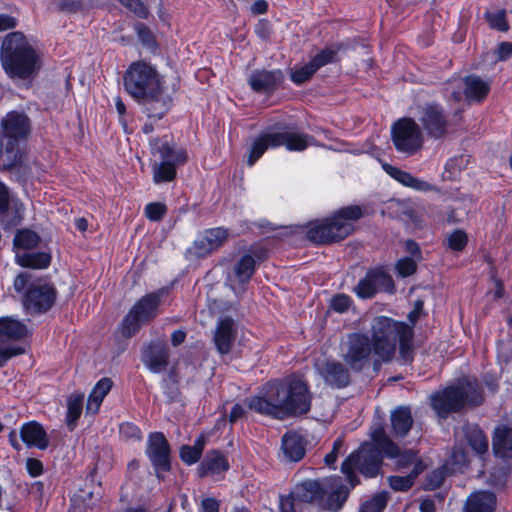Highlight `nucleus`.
Masks as SVG:
<instances>
[{
	"instance_id": "obj_1",
	"label": "nucleus",
	"mask_w": 512,
	"mask_h": 512,
	"mask_svg": "<svg viewBox=\"0 0 512 512\" xmlns=\"http://www.w3.org/2000/svg\"><path fill=\"white\" fill-rule=\"evenodd\" d=\"M250 410L277 419L306 414L311 407L307 384L300 378L289 377L268 382L248 399Z\"/></svg>"
},
{
	"instance_id": "obj_2",
	"label": "nucleus",
	"mask_w": 512,
	"mask_h": 512,
	"mask_svg": "<svg viewBox=\"0 0 512 512\" xmlns=\"http://www.w3.org/2000/svg\"><path fill=\"white\" fill-rule=\"evenodd\" d=\"M123 86L150 119H161L170 108L172 100L166 91L165 78L150 62L130 63L123 74Z\"/></svg>"
},
{
	"instance_id": "obj_3",
	"label": "nucleus",
	"mask_w": 512,
	"mask_h": 512,
	"mask_svg": "<svg viewBox=\"0 0 512 512\" xmlns=\"http://www.w3.org/2000/svg\"><path fill=\"white\" fill-rule=\"evenodd\" d=\"M371 443H364L359 450L352 453L342 464L341 470L346 475L353 488L357 481L355 472L359 471L366 477H375L382 462L381 452L393 459H397L398 466H406L414 462L416 455L412 451L401 453L399 448L386 435L382 425H374L371 428Z\"/></svg>"
},
{
	"instance_id": "obj_4",
	"label": "nucleus",
	"mask_w": 512,
	"mask_h": 512,
	"mask_svg": "<svg viewBox=\"0 0 512 512\" xmlns=\"http://www.w3.org/2000/svg\"><path fill=\"white\" fill-rule=\"evenodd\" d=\"M371 343L373 345L374 368H378L381 362L390 361L395 355L397 343L405 361L410 360L412 348V326L396 321L390 317H374L370 324Z\"/></svg>"
},
{
	"instance_id": "obj_5",
	"label": "nucleus",
	"mask_w": 512,
	"mask_h": 512,
	"mask_svg": "<svg viewBox=\"0 0 512 512\" xmlns=\"http://www.w3.org/2000/svg\"><path fill=\"white\" fill-rule=\"evenodd\" d=\"M350 488L342 478L333 476L319 480H307L297 484L292 490L294 499L302 504L318 502L325 509L338 512L347 500Z\"/></svg>"
},
{
	"instance_id": "obj_6",
	"label": "nucleus",
	"mask_w": 512,
	"mask_h": 512,
	"mask_svg": "<svg viewBox=\"0 0 512 512\" xmlns=\"http://www.w3.org/2000/svg\"><path fill=\"white\" fill-rule=\"evenodd\" d=\"M0 60L11 78H29L37 69V55L21 32L8 34L1 47Z\"/></svg>"
},
{
	"instance_id": "obj_7",
	"label": "nucleus",
	"mask_w": 512,
	"mask_h": 512,
	"mask_svg": "<svg viewBox=\"0 0 512 512\" xmlns=\"http://www.w3.org/2000/svg\"><path fill=\"white\" fill-rule=\"evenodd\" d=\"M483 400L475 379L465 377L430 396V403L440 418L459 412L467 405H479Z\"/></svg>"
},
{
	"instance_id": "obj_8",
	"label": "nucleus",
	"mask_w": 512,
	"mask_h": 512,
	"mask_svg": "<svg viewBox=\"0 0 512 512\" xmlns=\"http://www.w3.org/2000/svg\"><path fill=\"white\" fill-rule=\"evenodd\" d=\"M362 215L360 206L343 207L329 218L311 222L307 228V238L316 244L340 241L352 232L353 222Z\"/></svg>"
},
{
	"instance_id": "obj_9",
	"label": "nucleus",
	"mask_w": 512,
	"mask_h": 512,
	"mask_svg": "<svg viewBox=\"0 0 512 512\" xmlns=\"http://www.w3.org/2000/svg\"><path fill=\"white\" fill-rule=\"evenodd\" d=\"M315 144L314 137L306 133L271 127L255 138L250 147L247 162L249 166L254 165L269 148L275 149L284 145L288 151L301 152Z\"/></svg>"
},
{
	"instance_id": "obj_10",
	"label": "nucleus",
	"mask_w": 512,
	"mask_h": 512,
	"mask_svg": "<svg viewBox=\"0 0 512 512\" xmlns=\"http://www.w3.org/2000/svg\"><path fill=\"white\" fill-rule=\"evenodd\" d=\"M150 147L155 157L152 164L153 182L161 184L173 181L177 175V167L188 161L187 151L177 146L167 135L152 139Z\"/></svg>"
},
{
	"instance_id": "obj_11",
	"label": "nucleus",
	"mask_w": 512,
	"mask_h": 512,
	"mask_svg": "<svg viewBox=\"0 0 512 512\" xmlns=\"http://www.w3.org/2000/svg\"><path fill=\"white\" fill-rule=\"evenodd\" d=\"M341 356L346 365L355 372L374 364L376 359L370 338L361 332L347 335L341 344Z\"/></svg>"
},
{
	"instance_id": "obj_12",
	"label": "nucleus",
	"mask_w": 512,
	"mask_h": 512,
	"mask_svg": "<svg viewBox=\"0 0 512 512\" xmlns=\"http://www.w3.org/2000/svg\"><path fill=\"white\" fill-rule=\"evenodd\" d=\"M162 295V291L149 293L133 305L122 321L121 331L123 336L132 337L138 332L142 324L150 322L157 316Z\"/></svg>"
},
{
	"instance_id": "obj_13",
	"label": "nucleus",
	"mask_w": 512,
	"mask_h": 512,
	"mask_svg": "<svg viewBox=\"0 0 512 512\" xmlns=\"http://www.w3.org/2000/svg\"><path fill=\"white\" fill-rule=\"evenodd\" d=\"M29 335L27 325L12 316L0 317V366L14 356L24 353L20 346L13 345Z\"/></svg>"
},
{
	"instance_id": "obj_14",
	"label": "nucleus",
	"mask_w": 512,
	"mask_h": 512,
	"mask_svg": "<svg viewBox=\"0 0 512 512\" xmlns=\"http://www.w3.org/2000/svg\"><path fill=\"white\" fill-rule=\"evenodd\" d=\"M40 241L39 236L28 229L20 230L14 237L16 249V262L22 267L34 269L47 268L51 262V256L45 252L30 253L26 250L35 248Z\"/></svg>"
},
{
	"instance_id": "obj_15",
	"label": "nucleus",
	"mask_w": 512,
	"mask_h": 512,
	"mask_svg": "<svg viewBox=\"0 0 512 512\" xmlns=\"http://www.w3.org/2000/svg\"><path fill=\"white\" fill-rule=\"evenodd\" d=\"M392 140L397 151L412 155L421 149L423 134L419 125L412 118H402L391 129Z\"/></svg>"
},
{
	"instance_id": "obj_16",
	"label": "nucleus",
	"mask_w": 512,
	"mask_h": 512,
	"mask_svg": "<svg viewBox=\"0 0 512 512\" xmlns=\"http://www.w3.org/2000/svg\"><path fill=\"white\" fill-rule=\"evenodd\" d=\"M416 117L430 137L439 139L447 134L449 121L440 104L428 102L418 106Z\"/></svg>"
},
{
	"instance_id": "obj_17",
	"label": "nucleus",
	"mask_w": 512,
	"mask_h": 512,
	"mask_svg": "<svg viewBox=\"0 0 512 512\" xmlns=\"http://www.w3.org/2000/svg\"><path fill=\"white\" fill-rule=\"evenodd\" d=\"M1 125L3 138L7 139L6 153L14 154L18 143L25 140L30 133V120L23 112L11 111L3 118Z\"/></svg>"
},
{
	"instance_id": "obj_18",
	"label": "nucleus",
	"mask_w": 512,
	"mask_h": 512,
	"mask_svg": "<svg viewBox=\"0 0 512 512\" xmlns=\"http://www.w3.org/2000/svg\"><path fill=\"white\" fill-rule=\"evenodd\" d=\"M394 284L391 276L382 268L369 270L362 278L354 292L359 298L369 299L380 291L393 292Z\"/></svg>"
},
{
	"instance_id": "obj_19",
	"label": "nucleus",
	"mask_w": 512,
	"mask_h": 512,
	"mask_svg": "<svg viewBox=\"0 0 512 512\" xmlns=\"http://www.w3.org/2000/svg\"><path fill=\"white\" fill-rule=\"evenodd\" d=\"M55 301V290L47 282L39 280L33 283L24 299V306L29 312H43L50 309Z\"/></svg>"
},
{
	"instance_id": "obj_20",
	"label": "nucleus",
	"mask_w": 512,
	"mask_h": 512,
	"mask_svg": "<svg viewBox=\"0 0 512 512\" xmlns=\"http://www.w3.org/2000/svg\"><path fill=\"white\" fill-rule=\"evenodd\" d=\"M315 368L324 381L335 388L346 387L350 383L349 369L334 359L318 360Z\"/></svg>"
},
{
	"instance_id": "obj_21",
	"label": "nucleus",
	"mask_w": 512,
	"mask_h": 512,
	"mask_svg": "<svg viewBox=\"0 0 512 512\" xmlns=\"http://www.w3.org/2000/svg\"><path fill=\"white\" fill-rule=\"evenodd\" d=\"M146 452L160 478L162 471L170 469L169 445L165 436L160 432L151 433Z\"/></svg>"
},
{
	"instance_id": "obj_22",
	"label": "nucleus",
	"mask_w": 512,
	"mask_h": 512,
	"mask_svg": "<svg viewBox=\"0 0 512 512\" xmlns=\"http://www.w3.org/2000/svg\"><path fill=\"white\" fill-rule=\"evenodd\" d=\"M227 237L228 231L222 227L207 229L194 241L192 252L196 257H205L219 249Z\"/></svg>"
},
{
	"instance_id": "obj_23",
	"label": "nucleus",
	"mask_w": 512,
	"mask_h": 512,
	"mask_svg": "<svg viewBox=\"0 0 512 512\" xmlns=\"http://www.w3.org/2000/svg\"><path fill=\"white\" fill-rule=\"evenodd\" d=\"M255 270V260L251 255H243L232 270L228 273L227 284L235 294L244 290V285L249 282Z\"/></svg>"
},
{
	"instance_id": "obj_24",
	"label": "nucleus",
	"mask_w": 512,
	"mask_h": 512,
	"mask_svg": "<svg viewBox=\"0 0 512 512\" xmlns=\"http://www.w3.org/2000/svg\"><path fill=\"white\" fill-rule=\"evenodd\" d=\"M283 81V73L280 70H255L248 79L252 90L259 93L274 91Z\"/></svg>"
},
{
	"instance_id": "obj_25",
	"label": "nucleus",
	"mask_w": 512,
	"mask_h": 512,
	"mask_svg": "<svg viewBox=\"0 0 512 512\" xmlns=\"http://www.w3.org/2000/svg\"><path fill=\"white\" fill-rule=\"evenodd\" d=\"M237 330L231 318L219 320L214 332V343L218 352L222 355L228 354L236 340Z\"/></svg>"
},
{
	"instance_id": "obj_26",
	"label": "nucleus",
	"mask_w": 512,
	"mask_h": 512,
	"mask_svg": "<svg viewBox=\"0 0 512 512\" xmlns=\"http://www.w3.org/2000/svg\"><path fill=\"white\" fill-rule=\"evenodd\" d=\"M10 210L14 211L11 219L2 220L5 227H12L18 225L24 216V206L18 201H11L7 187L0 181V216H8Z\"/></svg>"
},
{
	"instance_id": "obj_27",
	"label": "nucleus",
	"mask_w": 512,
	"mask_h": 512,
	"mask_svg": "<svg viewBox=\"0 0 512 512\" xmlns=\"http://www.w3.org/2000/svg\"><path fill=\"white\" fill-rule=\"evenodd\" d=\"M22 441L28 447L44 450L48 447V437L43 427L37 422L25 423L20 429Z\"/></svg>"
},
{
	"instance_id": "obj_28",
	"label": "nucleus",
	"mask_w": 512,
	"mask_h": 512,
	"mask_svg": "<svg viewBox=\"0 0 512 512\" xmlns=\"http://www.w3.org/2000/svg\"><path fill=\"white\" fill-rule=\"evenodd\" d=\"M143 362L153 373L162 371L168 363L166 347L161 344H151L143 352Z\"/></svg>"
},
{
	"instance_id": "obj_29",
	"label": "nucleus",
	"mask_w": 512,
	"mask_h": 512,
	"mask_svg": "<svg viewBox=\"0 0 512 512\" xmlns=\"http://www.w3.org/2000/svg\"><path fill=\"white\" fill-rule=\"evenodd\" d=\"M282 451L285 458L292 462L300 461L305 455V442L296 432H288L282 438Z\"/></svg>"
},
{
	"instance_id": "obj_30",
	"label": "nucleus",
	"mask_w": 512,
	"mask_h": 512,
	"mask_svg": "<svg viewBox=\"0 0 512 512\" xmlns=\"http://www.w3.org/2000/svg\"><path fill=\"white\" fill-rule=\"evenodd\" d=\"M496 505V497L487 491L472 493L466 500L463 512H493Z\"/></svg>"
},
{
	"instance_id": "obj_31",
	"label": "nucleus",
	"mask_w": 512,
	"mask_h": 512,
	"mask_svg": "<svg viewBox=\"0 0 512 512\" xmlns=\"http://www.w3.org/2000/svg\"><path fill=\"white\" fill-rule=\"evenodd\" d=\"M493 451L501 458H512V429L501 425L495 429Z\"/></svg>"
},
{
	"instance_id": "obj_32",
	"label": "nucleus",
	"mask_w": 512,
	"mask_h": 512,
	"mask_svg": "<svg viewBox=\"0 0 512 512\" xmlns=\"http://www.w3.org/2000/svg\"><path fill=\"white\" fill-rule=\"evenodd\" d=\"M113 382L110 378H102L100 379L91 393L89 394L87 404H86V412L89 414H96L100 406L106 397V395L110 392L112 388Z\"/></svg>"
},
{
	"instance_id": "obj_33",
	"label": "nucleus",
	"mask_w": 512,
	"mask_h": 512,
	"mask_svg": "<svg viewBox=\"0 0 512 512\" xmlns=\"http://www.w3.org/2000/svg\"><path fill=\"white\" fill-rule=\"evenodd\" d=\"M464 83V93L469 101H482L490 90V83L478 76H468Z\"/></svg>"
},
{
	"instance_id": "obj_34",
	"label": "nucleus",
	"mask_w": 512,
	"mask_h": 512,
	"mask_svg": "<svg viewBox=\"0 0 512 512\" xmlns=\"http://www.w3.org/2000/svg\"><path fill=\"white\" fill-rule=\"evenodd\" d=\"M462 430L473 451L478 455L487 453L488 439L478 426L466 424L463 426Z\"/></svg>"
},
{
	"instance_id": "obj_35",
	"label": "nucleus",
	"mask_w": 512,
	"mask_h": 512,
	"mask_svg": "<svg viewBox=\"0 0 512 512\" xmlns=\"http://www.w3.org/2000/svg\"><path fill=\"white\" fill-rule=\"evenodd\" d=\"M391 426L397 436H405L411 429L413 419L408 407H398L391 413Z\"/></svg>"
},
{
	"instance_id": "obj_36",
	"label": "nucleus",
	"mask_w": 512,
	"mask_h": 512,
	"mask_svg": "<svg viewBox=\"0 0 512 512\" xmlns=\"http://www.w3.org/2000/svg\"><path fill=\"white\" fill-rule=\"evenodd\" d=\"M228 469L226 458L219 452L209 453L201 464V475L218 474Z\"/></svg>"
},
{
	"instance_id": "obj_37",
	"label": "nucleus",
	"mask_w": 512,
	"mask_h": 512,
	"mask_svg": "<svg viewBox=\"0 0 512 512\" xmlns=\"http://www.w3.org/2000/svg\"><path fill=\"white\" fill-rule=\"evenodd\" d=\"M97 501L98 498H94L93 491H79L71 498L70 512H90Z\"/></svg>"
},
{
	"instance_id": "obj_38",
	"label": "nucleus",
	"mask_w": 512,
	"mask_h": 512,
	"mask_svg": "<svg viewBox=\"0 0 512 512\" xmlns=\"http://www.w3.org/2000/svg\"><path fill=\"white\" fill-rule=\"evenodd\" d=\"M204 445L205 439L201 435L195 440L193 446H183L180 450L182 461L188 465L196 463L201 457Z\"/></svg>"
},
{
	"instance_id": "obj_39",
	"label": "nucleus",
	"mask_w": 512,
	"mask_h": 512,
	"mask_svg": "<svg viewBox=\"0 0 512 512\" xmlns=\"http://www.w3.org/2000/svg\"><path fill=\"white\" fill-rule=\"evenodd\" d=\"M83 400L82 396H73L67 400L66 425L70 430L75 428L77 420L82 414Z\"/></svg>"
},
{
	"instance_id": "obj_40",
	"label": "nucleus",
	"mask_w": 512,
	"mask_h": 512,
	"mask_svg": "<svg viewBox=\"0 0 512 512\" xmlns=\"http://www.w3.org/2000/svg\"><path fill=\"white\" fill-rule=\"evenodd\" d=\"M474 201L470 196L464 197V208L463 211H459L458 208H451L447 212V222L449 224H457L464 221L468 214L474 208Z\"/></svg>"
},
{
	"instance_id": "obj_41",
	"label": "nucleus",
	"mask_w": 512,
	"mask_h": 512,
	"mask_svg": "<svg viewBox=\"0 0 512 512\" xmlns=\"http://www.w3.org/2000/svg\"><path fill=\"white\" fill-rule=\"evenodd\" d=\"M468 243V236L464 230L456 229L446 236V244L454 252H461Z\"/></svg>"
},
{
	"instance_id": "obj_42",
	"label": "nucleus",
	"mask_w": 512,
	"mask_h": 512,
	"mask_svg": "<svg viewBox=\"0 0 512 512\" xmlns=\"http://www.w3.org/2000/svg\"><path fill=\"white\" fill-rule=\"evenodd\" d=\"M119 434L121 439L126 442H139L142 439L141 430L131 422L122 423L119 426Z\"/></svg>"
},
{
	"instance_id": "obj_43",
	"label": "nucleus",
	"mask_w": 512,
	"mask_h": 512,
	"mask_svg": "<svg viewBox=\"0 0 512 512\" xmlns=\"http://www.w3.org/2000/svg\"><path fill=\"white\" fill-rule=\"evenodd\" d=\"M316 72V69L309 62L301 67L295 68L291 72V81L296 85H301L307 82L313 74Z\"/></svg>"
},
{
	"instance_id": "obj_44",
	"label": "nucleus",
	"mask_w": 512,
	"mask_h": 512,
	"mask_svg": "<svg viewBox=\"0 0 512 512\" xmlns=\"http://www.w3.org/2000/svg\"><path fill=\"white\" fill-rule=\"evenodd\" d=\"M387 504V495L384 492L373 496L369 501L365 502L360 512H382Z\"/></svg>"
},
{
	"instance_id": "obj_45",
	"label": "nucleus",
	"mask_w": 512,
	"mask_h": 512,
	"mask_svg": "<svg viewBox=\"0 0 512 512\" xmlns=\"http://www.w3.org/2000/svg\"><path fill=\"white\" fill-rule=\"evenodd\" d=\"M382 168L389 176H391L393 179L401 183L403 186H410L413 175L410 174L409 172L400 170L387 163H383Z\"/></svg>"
},
{
	"instance_id": "obj_46",
	"label": "nucleus",
	"mask_w": 512,
	"mask_h": 512,
	"mask_svg": "<svg viewBox=\"0 0 512 512\" xmlns=\"http://www.w3.org/2000/svg\"><path fill=\"white\" fill-rule=\"evenodd\" d=\"M337 51L333 48H325L319 53H317L310 61L313 67L316 69H320L321 67L333 62Z\"/></svg>"
},
{
	"instance_id": "obj_47",
	"label": "nucleus",
	"mask_w": 512,
	"mask_h": 512,
	"mask_svg": "<svg viewBox=\"0 0 512 512\" xmlns=\"http://www.w3.org/2000/svg\"><path fill=\"white\" fill-rule=\"evenodd\" d=\"M415 475L416 473L408 476H391L389 485L395 491H406L412 486Z\"/></svg>"
},
{
	"instance_id": "obj_48",
	"label": "nucleus",
	"mask_w": 512,
	"mask_h": 512,
	"mask_svg": "<svg viewBox=\"0 0 512 512\" xmlns=\"http://www.w3.org/2000/svg\"><path fill=\"white\" fill-rule=\"evenodd\" d=\"M166 213V206L160 202H152L146 205L145 215L151 221L161 220Z\"/></svg>"
},
{
	"instance_id": "obj_49",
	"label": "nucleus",
	"mask_w": 512,
	"mask_h": 512,
	"mask_svg": "<svg viewBox=\"0 0 512 512\" xmlns=\"http://www.w3.org/2000/svg\"><path fill=\"white\" fill-rule=\"evenodd\" d=\"M352 304V300L348 295L338 294L331 299L330 307L332 310L343 313L346 312Z\"/></svg>"
},
{
	"instance_id": "obj_50",
	"label": "nucleus",
	"mask_w": 512,
	"mask_h": 512,
	"mask_svg": "<svg viewBox=\"0 0 512 512\" xmlns=\"http://www.w3.org/2000/svg\"><path fill=\"white\" fill-rule=\"evenodd\" d=\"M302 503L294 499L293 494L280 498V512H300Z\"/></svg>"
},
{
	"instance_id": "obj_51",
	"label": "nucleus",
	"mask_w": 512,
	"mask_h": 512,
	"mask_svg": "<svg viewBox=\"0 0 512 512\" xmlns=\"http://www.w3.org/2000/svg\"><path fill=\"white\" fill-rule=\"evenodd\" d=\"M396 269L402 277H408L416 271V262L410 257L400 259L396 264Z\"/></svg>"
},
{
	"instance_id": "obj_52",
	"label": "nucleus",
	"mask_w": 512,
	"mask_h": 512,
	"mask_svg": "<svg viewBox=\"0 0 512 512\" xmlns=\"http://www.w3.org/2000/svg\"><path fill=\"white\" fill-rule=\"evenodd\" d=\"M125 7H127L130 11L134 12L137 16L141 18H146L148 15V11L146 7L143 5L141 0H119Z\"/></svg>"
},
{
	"instance_id": "obj_53",
	"label": "nucleus",
	"mask_w": 512,
	"mask_h": 512,
	"mask_svg": "<svg viewBox=\"0 0 512 512\" xmlns=\"http://www.w3.org/2000/svg\"><path fill=\"white\" fill-rule=\"evenodd\" d=\"M487 20L490 26L493 28H496L500 31H506L508 29L505 16L502 12L488 13Z\"/></svg>"
},
{
	"instance_id": "obj_54",
	"label": "nucleus",
	"mask_w": 512,
	"mask_h": 512,
	"mask_svg": "<svg viewBox=\"0 0 512 512\" xmlns=\"http://www.w3.org/2000/svg\"><path fill=\"white\" fill-rule=\"evenodd\" d=\"M409 188L419 192H431L438 191V188L429 182L419 179L417 177L412 178Z\"/></svg>"
},
{
	"instance_id": "obj_55",
	"label": "nucleus",
	"mask_w": 512,
	"mask_h": 512,
	"mask_svg": "<svg viewBox=\"0 0 512 512\" xmlns=\"http://www.w3.org/2000/svg\"><path fill=\"white\" fill-rule=\"evenodd\" d=\"M26 469L30 476L37 477L43 473V465L40 460L28 458L26 460Z\"/></svg>"
},
{
	"instance_id": "obj_56",
	"label": "nucleus",
	"mask_w": 512,
	"mask_h": 512,
	"mask_svg": "<svg viewBox=\"0 0 512 512\" xmlns=\"http://www.w3.org/2000/svg\"><path fill=\"white\" fill-rule=\"evenodd\" d=\"M451 464L454 466L453 470H458L462 466H464L467 462V456L465 452L461 449L454 450L451 455Z\"/></svg>"
},
{
	"instance_id": "obj_57",
	"label": "nucleus",
	"mask_w": 512,
	"mask_h": 512,
	"mask_svg": "<svg viewBox=\"0 0 512 512\" xmlns=\"http://www.w3.org/2000/svg\"><path fill=\"white\" fill-rule=\"evenodd\" d=\"M498 60L504 61L512 57V42H502L496 50Z\"/></svg>"
},
{
	"instance_id": "obj_58",
	"label": "nucleus",
	"mask_w": 512,
	"mask_h": 512,
	"mask_svg": "<svg viewBox=\"0 0 512 512\" xmlns=\"http://www.w3.org/2000/svg\"><path fill=\"white\" fill-rule=\"evenodd\" d=\"M200 512H219V502L214 498H204L201 501Z\"/></svg>"
},
{
	"instance_id": "obj_59",
	"label": "nucleus",
	"mask_w": 512,
	"mask_h": 512,
	"mask_svg": "<svg viewBox=\"0 0 512 512\" xmlns=\"http://www.w3.org/2000/svg\"><path fill=\"white\" fill-rule=\"evenodd\" d=\"M444 480V471L443 470H435L429 476L428 486L431 489L437 488L441 485Z\"/></svg>"
},
{
	"instance_id": "obj_60",
	"label": "nucleus",
	"mask_w": 512,
	"mask_h": 512,
	"mask_svg": "<svg viewBox=\"0 0 512 512\" xmlns=\"http://www.w3.org/2000/svg\"><path fill=\"white\" fill-rule=\"evenodd\" d=\"M17 25V19L7 15L0 14V31H6L8 29H12Z\"/></svg>"
},
{
	"instance_id": "obj_61",
	"label": "nucleus",
	"mask_w": 512,
	"mask_h": 512,
	"mask_svg": "<svg viewBox=\"0 0 512 512\" xmlns=\"http://www.w3.org/2000/svg\"><path fill=\"white\" fill-rule=\"evenodd\" d=\"M30 276L26 273L19 274L14 280V288L18 292H22L29 281Z\"/></svg>"
},
{
	"instance_id": "obj_62",
	"label": "nucleus",
	"mask_w": 512,
	"mask_h": 512,
	"mask_svg": "<svg viewBox=\"0 0 512 512\" xmlns=\"http://www.w3.org/2000/svg\"><path fill=\"white\" fill-rule=\"evenodd\" d=\"M245 414V409L240 404H235L230 412L229 420L230 422H236L238 419L242 418Z\"/></svg>"
},
{
	"instance_id": "obj_63",
	"label": "nucleus",
	"mask_w": 512,
	"mask_h": 512,
	"mask_svg": "<svg viewBox=\"0 0 512 512\" xmlns=\"http://www.w3.org/2000/svg\"><path fill=\"white\" fill-rule=\"evenodd\" d=\"M268 9V4L265 0H257L251 7L255 14H264Z\"/></svg>"
},
{
	"instance_id": "obj_64",
	"label": "nucleus",
	"mask_w": 512,
	"mask_h": 512,
	"mask_svg": "<svg viewBox=\"0 0 512 512\" xmlns=\"http://www.w3.org/2000/svg\"><path fill=\"white\" fill-rule=\"evenodd\" d=\"M420 512H435V504L431 499H424L420 503Z\"/></svg>"
}]
</instances>
